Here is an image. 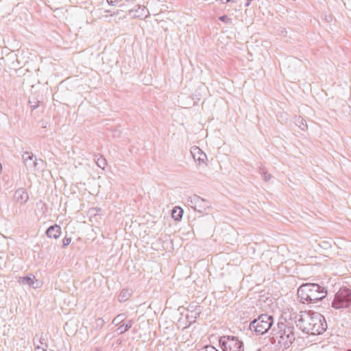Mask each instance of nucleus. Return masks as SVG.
Instances as JSON below:
<instances>
[{"mask_svg": "<svg viewBox=\"0 0 351 351\" xmlns=\"http://www.w3.org/2000/svg\"><path fill=\"white\" fill-rule=\"evenodd\" d=\"M296 326L306 334L315 335L322 334L327 329L325 317L317 312L300 311L295 316Z\"/></svg>", "mask_w": 351, "mask_h": 351, "instance_id": "obj_1", "label": "nucleus"}, {"mask_svg": "<svg viewBox=\"0 0 351 351\" xmlns=\"http://www.w3.org/2000/svg\"><path fill=\"white\" fill-rule=\"evenodd\" d=\"M271 334L274 343L280 348H289L295 340V326L287 320L279 322L277 326L272 328Z\"/></svg>", "mask_w": 351, "mask_h": 351, "instance_id": "obj_2", "label": "nucleus"}, {"mask_svg": "<svg viewBox=\"0 0 351 351\" xmlns=\"http://www.w3.org/2000/svg\"><path fill=\"white\" fill-rule=\"evenodd\" d=\"M326 295V288L317 283H304L298 289V298L300 302L305 304H315Z\"/></svg>", "mask_w": 351, "mask_h": 351, "instance_id": "obj_3", "label": "nucleus"}, {"mask_svg": "<svg viewBox=\"0 0 351 351\" xmlns=\"http://www.w3.org/2000/svg\"><path fill=\"white\" fill-rule=\"evenodd\" d=\"M274 324V317L268 314H261L250 324V329L256 335L267 333Z\"/></svg>", "mask_w": 351, "mask_h": 351, "instance_id": "obj_4", "label": "nucleus"}, {"mask_svg": "<svg viewBox=\"0 0 351 351\" xmlns=\"http://www.w3.org/2000/svg\"><path fill=\"white\" fill-rule=\"evenodd\" d=\"M331 305L335 309L350 307L351 306V289L347 287L339 289L335 293Z\"/></svg>", "mask_w": 351, "mask_h": 351, "instance_id": "obj_5", "label": "nucleus"}, {"mask_svg": "<svg viewBox=\"0 0 351 351\" xmlns=\"http://www.w3.org/2000/svg\"><path fill=\"white\" fill-rule=\"evenodd\" d=\"M219 344L223 351H243V343L237 337L222 336Z\"/></svg>", "mask_w": 351, "mask_h": 351, "instance_id": "obj_6", "label": "nucleus"}, {"mask_svg": "<svg viewBox=\"0 0 351 351\" xmlns=\"http://www.w3.org/2000/svg\"><path fill=\"white\" fill-rule=\"evenodd\" d=\"M187 203L192 208L200 213L206 212L211 206L209 202L197 195L189 197Z\"/></svg>", "mask_w": 351, "mask_h": 351, "instance_id": "obj_7", "label": "nucleus"}, {"mask_svg": "<svg viewBox=\"0 0 351 351\" xmlns=\"http://www.w3.org/2000/svg\"><path fill=\"white\" fill-rule=\"evenodd\" d=\"M23 160L27 169L29 171L40 168L44 163L42 159H38L32 152H24Z\"/></svg>", "mask_w": 351, "mask_h": 351, "instance_id": "obj_8", "label": "nucleus"}, {"mask_svg": "<svg viewBox=\"0 0 351 351\" xmlns=\"http://www.w3.org/2000/svg\"><path fill=\"white\" fill-rule=\"evenodd\" d=\"M128 15L133 19H143L149 16V12L145 6L138 4L128 10Z\"/></svg>", "mask_w": 351, "mask_h": 351, "instance_id": "obj_9", "label": "nucleus"}, {"mask_svg": "<svg viewBox=\"0 0 351 351\" xmlns=\"http://www.w3.org/2000/svg\"><path fill=\"white\" fill-rule=\"evenodd\" d=\"M14 199L20 204H25L29 199L28 193L23 189H19L14 193Z\"/></svg>", "mask_w": 351, "mask_h": 351, "instance_id": "obj_10", "label": "nucleus"}, {"mask_svg": "<svg viewBox=\"0 0 351 351\" xmlns=\"http://www.w3.org/2000/svg\"><path fill=\"white\" fill-rule=\"evenodd\" d=\"M46 234L49 238L58 239L61 235V227L55 224L51 226L46 231Z\"/></svg>", "mask_w": 351, "mask_h": 351, "instance_id": "obj_11", "label": "nucleus"}, {"mask_svg": "<svg viewBox=\"0 0 351 351\" xmlns=\"http://www.w3.org/2000/svg\"><path fill=\"white\" fill-rule=\"evenodd\" d=\"M191 154L195 161H197L199 164L204 163L206 159V155L202 152V150L196 147L191 151Z\"/></svg>", "mask_w": 351, "mask_h": 351, "instance_id": "obj_12", "label": "nucleus"}, {"mask_svg": "<svg viewBox=\"0 0 351 351\" xmlns=\"http://www.w3.org/2000/svg\"><path fill=\"white\" fill-rule=\"evenodd\" d=\"M34 278H35L34 276H33V277L28 276L20 277L19 280V282L21 285H27L30 287L35 288L36 287L34 286Z\"/></svg>", "mask_w": 351, "mask_h": 351, "instance_id": "obj_13", "label": "nucleus"}, {"mask_svg": "<svg viewBox=\"0 0 351 351\" xmlns=\"http://www.w3.org/2000/svg\"><path fill=\"white\" fill-rule=\"evenodd\" d=\"M133 324L134 322L132 320H128L126 322L119 326L117 331H119V334H123L130 330L132 328Z\"/></svg>", "mask_w": 351, "mask_h": 351, "instance_id": "obj_14", "label": "nucleus"}, {"mask_svg": "<svg viewBox=\"0 0 351 351\" xmlns=\"http://www.w3.org/2000/svg\"><path fill=\"white\" fill-rule=\"evenodd\" d=\"M34 340H36L38 343L43 345V347L42 348V351H47L48 345L47 343L46 339L43 334L40 335L36 334L34 338Z\"/></svg>", "mask_w": 351, "mask_h": 351, "instance_id": "obj_15", "label": "nucleus"}, {"mask_svg": "<svg viewBox=\"0 0 351 351\" xmlns=\"http://www.w3.org/2000/svg\"><path fill=\"white\" fill-rule=\"evenodd\" d=\"M295 123L303 131L306 130L308 128L306 120L300 117L295 118Z\"/></svg>", "mask_w": 351, "mask_h": 351, "instance_id": "obj_16", "label": "nucleus"}, {"mask_svg": "<svg viewBox=\"0 0 351 351\" xmlns=\"http://www.w3.org/2000/svg\"><path fill=\"white\" fill-rule=\"evenodd\" d=\"M130 296V293L128 289H123L119 295V301L120 302H125Z\"/></svg>", "mask_w": 351, "mask_h": 351, "instance_id": "obj_17", "label": "nucleus"}, {"mask_svg": "<svg viewBox=\"0 0 351 351\" xmlns=\"http://www.w3.org/2000/svg\"><path fill=\"white\" fill-rule=\"evenodd\" d=\"M182 215H183V210L181 208H178V209L174 208L173 210L172 217L176 220L180 219L182 218Z\"/></svg>", "mask_w": 351, "mask_h": 351, "instance_id": "obj_18", "label": "nucleus"}, {"mask_svg": "<svg viewBox=\"0 0 351 351\" xmlns=\"http://www.w3.org/2000/svg\"><path fill=\"white\" fill-rule=\"evenodd\" d=\"M125 319V315L124 313H121V314H119L117 316H116L112 323L114 325H120L123 321L124 319Z\"/></svg>", "mask_w": 351, "mask_h": 351, "instance_id": "obj_19", "label": "nucleus"}, {"mask_svg": "<svg viewBox=\"0 0 351 351\" xmlns=\"http://www.w3.org/2000/svg\"><path fill=\"white\" fill-rule=\"evenodd\" d=\"M259 172L262 175L265 181H269L271 179V174L267 173V171L265 167H260Z\"/></svg>", "mask_w": 351, "mask_h": 351, "instance_id": "obj_20", "label": "nucleus"}, {"mask_svg": "<svg viewBox=\"0 0 351 351\" xmlns=\"http://www.w3.org/2000/svg\"><path fill=\"white\" fill-rule=\"evenodd\" d=\"M96 163L99 167H100L102 169H104L107 164V162L106 158L101 156L97 159Z\"/></svg>", "mask_w": 351, "mask_h": 351, "instance_id": "obj_21", "label": "nucleus"}, {"mask_svg": "<svg viewBox=\"0 0 351 351\" xmlns=\"http://www.w3.org/2000/svg\"><path fill=\"white\" fill-rule=\"evenodd\" d=\"M104 324H105V321L102 318H97L95 321L93 327L95 329L101 328L104 326Z\"/></svg>", "mask_w": 351, "mask_h": 351, "instance_id": "obj_22", "label": "nucleus"}, {"mask_svg": "<svg viewBox=\"0 0 351 351\" xmlns=\"http://www.w3.org/2000/svg\"><path fill=\"white\" fill-rule=\"evenodd\" d=\"M196 351H219L215 347L211 345H206L197 348Z\"/></svg>", "mask_w": 351, "mask_h": 351, "instance_id": "obj_23", "label": "nucleus"}, {"mask_svg": "<svg viewBox=\"0 0 351 351\" xmlns=\"http://www.w3.org/2000/svg\"><path fill=\"white\" fill-rule=\"evenodd\" d=\"M71 242V238L65 237L62 240V247H67Z\"/></svg>", "mask_w": 351, "mask_h": 351, "instance_id": "obj_24", "label": "nucleus"}, {"mask_svg": "<svg viewBox=\"0 0 351 351\" xmlns=\"http://www.w3.org/2000/svg\"><path fill=\"white\" fill-rule=\"evenodd\" d=\"M219 19L226 23H229L230 22V19H229L227 15H222L219 18Z\"/></svg>", "mask_w": 351, "mask_h": 351, "instance_id": "obj_25", "label": "nucleus"}, {"mask_svg": "<svg viewBox=\"0 0 351 351\" xmlns=\"http://www.w3.org/2000/svg\"><path fill=\"white\" fill-rule=\"evenodd\" d=\"M107 2L110 5L114 6L119 2V0H107Z\"/></svg>", "mask_w": 351, "mask_h": 351, "instance_id": "obj_26", "label": "nucleus"}, {"mask_svg": "<svg viewBox=\"0 0 351 351\" xmlns=\"http://www.w3.org/2000/svg\"><path fill=\"white\" fill-rule=\"evenodd\" d=\"M34 346L35 347L36 350L42 349V348L43 347V345H40V344L38 343L36 340H34Z\"/></svg>", "mask_w": 351, "mask_h": 351, "instance_id": "obj_27", "label": "nucleus"}, {"mask_svg": "<svg viewBox=\"0 0 351 351\" xmlns=\"http://www.w3.org/2000/svg\"><path fill=\"white\" fill-rule=\"evenodd\" d=\"M134 0H125L127 2H133Z\"/></svg>", "mask_w": 351, "mask_h": 351, "instance_id": "obj_28", "label": "nucleus"}, {"mask_svg": "<svg viewBox=\"0 0 351 351\" xmlns=\"http://www.w3.org/2000/svg\"><path fill=\"white\" fill-rule=\"evenodd\" d=\"M230 1H234L233 0H226V3L230 2Z\"/></svg>", "mask_w": 351, "mask_h": 351, "instance_id": "obj_29", "label": "nucleus"}, {"mask_svg": "<svg viewBox=\"0 0 351 351\" xmlns=\"http://www.w3.org/2000/svg\"><path fill=\"white\" fill-rule=\"evenodd\" d=\"M32 107H33V109H35L37 107V106L34 105Z\"/></svg>", "mask_w": 351, "mask_h": 351, "instance_id": "obj_30", "label": "nucleus"}, {"mask_svg": "<svg viewBox=\"0 0 351 351\" xmlns=\"http://www.w3.org/2000/svg\"><path fill=\"white\" fill-rule=\"evenodd\" d=\"M116 14H119V11H117V12H116Z\"/></svg>", "mask_w": 351, "mask_h": 351, "instance_id": "obj_31", "label": "nucleus"}, {"mask_svg": "<svg viewBox=\"0 0 351 351\" xmlns=\"http://www.w3.org/2000/svg\"><path fill=\"white\" fill-rule=\"evenodd\" d=\"M119 1H121L122 0H119Z\"/></svg>", "mask_w": 351, "mask_h": 351, "instance_id": "obj_32", "label": "nucleus"}]
</instances>
